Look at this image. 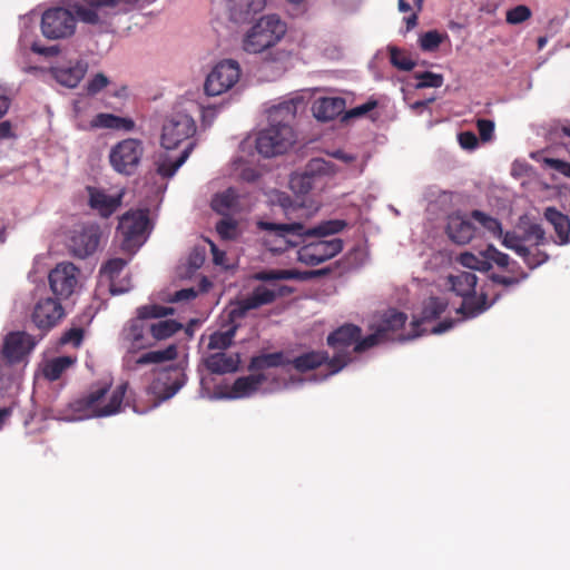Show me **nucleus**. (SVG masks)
<instances>
[{
    "label": "nucleus",
    "instance_id": "8fccbe9b",
    "mask_svg": "<svg viewBox=\"0 0 570 570\" xmlns=\"http://www.w3.org/2000/svg\"><path fill=\"white\" fill-rule=\"evenodd\" d=\"M481 254L485 258V261H488L491 265L492 263H494L501 268H505L509 266V255L500 252L493 245H489L483 252H481Z\"/></svg>",
    "mask_w": 570,
    "mask_h": 570
},
{
    "label": "nucleus",
    "instance_id": "e433bc0d",
    "mask_svg": "<svg viewBox=\"0 0 570 570\" xmlns=\"http://www.w3.org/2000/svg\"><path fill=\"white\" fill-rule=\"evenodd\" d=\"M75 362L76 358L68 355L53 357L45 364L42 370L43 376L48 381H57L61 374Z\"/></svg>",
    "mask_w": 570,
    "mask_h": 570
},
{
    "label": "nucleus",
    "instance_id": "bb28decb",
    "mask_svg": "<svg viewBox=\"0 0 570 570\" xmlns=\"http://www.w3.org/2000/svg\"><path fill=\"white\" fill-rule=\"evenodd\" d=\"M203 362L210 373L224 375L238 371L240 357L238 353L217 352L209 354Z\"/></svg>",
    "mask_w": 570,
    "mask_h": 570
},
{
    "label": "nucleus",
    "instance_id": "20e7f679",
    "mask_svg": "<svg viewBox=\"0 0 570 570\" xmlns=\"http://www.w3.org/2000/svg\"><path fill=\"white\" fill-rule=\"evenodd\" d=\"M333 171V164L322 158H313L303 173L292 174L288 188L293 195L287 194V210L312 208L311 190L316 175H328Z\"/></svg>",
    "mask_w": 570,
    "mask_h": 570
},
{
    "label": "nucleus",
    "instance_id": "473e14b6",
    "mask_svg": "<svg viewBox=\"0 0 570 570\" xmlns=\"http://www.w3.org/2000/svg\"><path fill=\"white\" fill-rule=\"evenodd\" d=\"M448 302L440 297H429L422 308L421 317L412 322L413 331H417L421 324L439 318L446 309Z\"/></svg>",
    "mask_w": 570,
    "mask_h": 570
},
{
    "label": "nucleus",
    "instance_id": "cd10ccee",
    "mask_svg": "<svg viewBox=\"0 0 570 570\" xmlns=\"http://www.w3.org/2000/svg\"><path fill=\"white\" fill-rule=\"evenodd\" d=\"M446 234L456 244L465 245L475 234L474 225L462 215H451L446 225Z\"/></svg>",
    "mask_w": 570,
    "mask_h": 570
},
{
    "label": "nucleus",
    "instance_id": "69168bd1",
    "mask_svg": "<svg viewBox=\"0 0 570 570\" xmlns=\"http://www.w3.org/2000/svg\"><path fill=\"white\" fill-rule=\"evenodd\" d=\"M212 206L216 212H220L222 208L229 209L233 206V197L228 191L216 194Z\"/></svg>",
    "mask_w": 570,
    "mask_h": 570
},
{
    "label": "nucleus",
    "instance_id": "412c9836",
    "mask_svg": "<svg viewBox=\"0 0 570 570\" xmlns=\"http://www.w3.org/2000/svg\"><path fill=\"white\" fill-rule=\"evenodd\" d=\"M501 243L508 249L513 250L517 255L522 257L523 262L530 269H534L544 264L549 259V255L539 248L532 249L523 243L522 235L514 232H502Z\"/></svg>",
    "mask_w": 570,
    "mask_h": 570
},
{
    "label": "nucleus",
    "instance_id": "6ab92c4d",
    "mask_svg": "<svg viewBox=\"0 0 570 570\" xmlns=\"http://www.w3.org/2000/svg\"><path fill=\"white\" fill-rule=\"evenodd\" d=\"M407 321V315L396 309L386 311L376 324L373 326L387 341H400L411 340L420 336L422 333L413 331V334L404 335L402 330Z\"/></svg>",
    "mask_w": 570,
    "mask_h": 570
},
{
    "label": "nucleus",
    "instance_id": "3c124183",
    "mask_svg": "<svg viewBox=\"0 0 570 570\" xmlns=\"http://www.w3.org/2000/svg\"><path fill=\"white\" fill-rule=\"evenodd\" d=\"M419 82L416 88H440L443 85V76L431 71L415 73L414 76Z\"/></svg>",
    "mask_w": 570,
    "mask_h": 570
},
{
    "label": "nucleus",
    "instance_id": "a19ab883",
    "mask_svg": "<svg viewBox=\"0 0 570 570\" xmlns=\"http://www.w3.org/2000/svg\"><path fill=\"white\" fill-rule=\"evenodd\" d=\"M136 313L149 323V321L153 318H163L173 315L175 309L173 307H167L159 304H148L139 306L136 309Z\"/></svg>",
    "mask_w": 570,
    "mask_h": 570
},
{
    "label": "nucleus",
    "instance_id": "4d7b16f0",
    "mask_svg": "<svg viewBox=\"0 0 570 570\" xmlns=\"http://www.w3.org/2000/svg\"><path fill=\"white\" fill-rule=\"evenodd\" d=\"M117 115L100 112L97 114L90 121V127L96 128H107V129H116Z\"/></svg>",
    "mask_w": 570,
    "mask_h": 570
},
{
    "label": "nucleus",
    "instance_id": "c756f323",
    "mask_svg": "<svg viewBox=\"0 0 570 570\" xmlns=\"http://www.w3.org/2000/svg\"><path fill=\"white\" fill-rule=\"evenodd\" d=\"M345 110V99L342 97H324L314 102L313 114L321 121L335 119Z\"/></svg>",
    "mask_w": 570,
    "mask_h": 570
},
{
    "label": "nucleus",
    "instance_id": "bf43d9fd",
    "mask_svg": "<svg viewBox=\"0 0 570 570\" xmlns=\"http://www.w3.org/2000/svg\"><path fill=\"white\" fill-rule=\"evenodd\" d=\"M379 102L376 99H368L365 104L354 107L346 111L345 118H357L362 117L377 107Z\"/></svg>",
    "mask_w": 570,
    "mask_h": 570
},
{
    "label": "nucleus",
    "instance_id": "5701e85b",
    "mask_svg": "<svg viewBox=\"0 0 570 570\" xmlns=\"http://www.w3.org/2000/svg\"><path fill=\"white\" fill-rule=\"evenodd\" d=\"M362 334V328L357 325L346 323L337 327L335 331L328 334L327 345L336 351L335 355L345 354L348 356L350 362L352 361L348 348L355 346L357 338Z\"/></svg>",
    "mask_w": 570,
    "mask_h": 570
},
{
    "label": "nucleus",
    "instance_id": "a878e982",
    "mask_svg": "<svg viewBox=\"0 0 570 570\" xmlns=\"http://www.w3.org/2000/svg\"><path fill=\"white\" fill-rule=\"evenodd\" d=\"M229 19L235 23H246L263 11L266 0H226Z\"/></svg>",
    "mask_w": 570,
    "mask_h": 570
},
{
    "label": "nucleus",
    "instance_id": "9d476101",
    "mask_svg": "<svg viewBox=\"0 0 570 570\" xmlns=\"http://www.w3.org/2000/svg\"><path fill=\"white\" fill-rule=\"evenodd\" d=\"M350 363L345 354L334 355L330 358L327 352H308L297 356L293 362V367L301 373L312 370H320L322 380L338 373Z\"/></svg>",
    "mask_w": 570,
    "mask_h": 570
},
{
    "label": "nucleus",
    "instance_id": "09e8293b",
    "mask_svg": "<svg viewBox=\"0 0 570 570\" xmlns=\"http://www.w3.org/2000/svg\"><path fill=\"white\" fill-rule=\"evenodd\" d=\"M459 262L464 267L470 269L487 272L491 268V264L485 258H480L472 253H462L459 257Z\"/></svg>",
    "mask_w": 570,
    "mask_h": 570
},
{
    "label": "nucleus",
    "instance_id": "ea45409f",
    "mask_svg": "<svg viewBox=\"0 0 570 570\" xmlns=\"http://www.w3.org/2000/svg\"><path fill=\"white\" fill-rule=\"evenodd\" d=\"M389 52L392 66L399 70L410 71L416 66L415 61L412 59L411 53L405 50L399 49L396 47H390Z\"/></svg>",
    "mask_w": 570,
    "mask_h": 570
},
{
    "label": "nucleus",
    "instance_id": "a18cd8bd",
    "mask_svg": "<svg viewBox=\"0 0 570 570\" xmlns=\"http://www.w3.org/2000/svg\"><path fill=\"white\" fill-rule=\"evenodd\" d=\"M370 328L373 332L365 337H362L361 335L360 338H357L355 346L353 347V352L363 353L381 343L386 342L373 325H371Z\"/></svg>",
    "mask_w": 570,
    "mask_h": 570
},
{
    "label": "nucleus",
    "instance_id": "1a4fd4ad",
    "mask_svg": "<svg viewBox=\"0 0 570 570\" xmlns=\"http://www.w3.org/2000/svg\"><path fill=\"white\" fill-rule=\"evenodd\" d=\"M142 155V141L136 138H126L111 147L109 163L116 173L132 176L138 169Z\"/></svg>",
    "mask_w": 570,
    "mask_h": 570
},
{
    "label": "nucleus",
    "instance_id": "423d86ee",
    "mask_svg": "<svg viewBox=\"0 0 570 570\" xmlns=\"http://www.w3.org/2000/svg\"><path fill=\"white\" fill-rule=\"evenodd\" d=\"M149 208H139L125 213L117 227L121 236V248L126 252H136L147 240L151 232Z\"/></svg>",
    "mask_w": 570,
    "mask_h": 570
},
{
    "label": "nucleus",
    "instance_id": "338daca9",
    "mask_svg": "<svg viewBox=\"0 0 570 570\" xmlns=\"http://www.w3.org/2000/svg\"><path fill=\"white\" fill-rule=\"evenodd\" d=\"M459 144L463 149L473 150L478 144V137L472 131H463L458 136Z\"/></svg>",
    "mask_w": 570,
    "mask_h": 570
},
{
    "label": "nucleus",
    "instance_id": "7c9ffc66",
    "mask_svg": "<svg viewBox=\"0 0 570 570\" xmlns=\"http://www.w3.org/2000/svg\"><path fill=\"white\" fill-rule=\"evenodd\" d=\"M89 190V206L99 212V214L107 218L111 216L120 206V196H110L104 190L97 188H88Z\"/></svg>",
    "mask_w": 570,
    "mask_h": 570
},
{
    "label": "nucleus",
    "instance_id": "13d9d810",
    "mask_svg": "<svg viewBox=\"0 0 570 570\" xmlns=\"http://www.w3.org/2000/svg\"><path fill=\"white\" fill-rule=\"evenodd\" d=\"M83 338V330L81 327H71L66 331L59 340L61 345L72 344L79 346Z\"/></svg>",
    "mask_w": 570,
    "mask_h": 570
},
{
    "label": "nucleus",
    "instance_id": "2f4dec72",
    "mask_svg": "<svg viewBox=\"0 0 570 570\" xmlns=\"http://www.w3.org/2000/svg\"><path fill=\"white\" fill-rule=\"evenodd\" d=\"M544 218L553 226L558 236V244L564 245L570 243V218L554 207H547Z\"/></svg>",
    "mask_w": 570,
    "mask_h": 570
},
{
    "label": "nucleus",
    "instance_id": "f257e3e1",
    "mask_svg": "<svg viewBox=\"0 0 570 570\" xmlns=\"http://www.w3.org/2000/svg\"><path fill=\"white\" fill-rule=\"evenodd\" d=\"M345 220L323 222L313 228H305L301 223H287V248L297 247V259L306 265H318L343 249L341 238L324 239L343 230Z\"/></svg>",
    "mask_w": 570,
    "mask_h": 570
},
{
    "label": "nucleus",
    "instance_id": "ddd939ff",
    "mask_svg": "<svg viewBox=\"0 0 570 570\" xmlns=\"http://www.w3.org/2000/svg\"><path fill=\"white\" fill-rule=\"evenodd\" d=\"M240 77L239 63L234 59L218 61L207 75L204 90L207 96H220L235 86Z\"/></svg>",
    "mask_w": 570,
    "mask_h": 570
},
{
    "label": "nucleus",
    "instance_id": "2eb2a0df",
    "mask_svg": "<svg viewBox=\"0 0 570 570\" xmlns=\"http://www.w3.org/2000/svg\"><path fill=\"white\" fill-rule=\"evenodd\" d=\"M65 316V309L59 299L42 297L33 306L30 321L40 331L39 340L50 332Z\"/></svg>",
    "mask_w": 570,
    "mask_h": 570
},
{
    "label": "nucleus",
    "instance_id": "680f3d73",
    "mask_svg": "<svg viewBox=\"0 0 570 570\" xmlns=\"http://www.w3.org/2000/svg\"><path fill=\"white\" fill-rule=\"evenodd\" d=\"M225 106L224 102L218 105H208L206 107H202V119L205 126H210L215 118L217 117L220 109Z\"/></svg>",
    "mask_w": 570,
    "mask_h": 570
},
{
    "label": "nucleus",
    "instance_id": "0e129e2a",
    "mask_svg": "<svg viewBox=\"0 0 570 570\" xmlns=\"http://www.w3.org/2000/svg\"><path fill=\"white\" fill-rule=\"evenodd\" d=\"M254 278L261 282H273L285 279V269H265L255 273Z\"/></svg>",
    "mask_w": 570,
    "mask_h": 570
},
{
    "label": "nucleus",
    "instance_id": "72a5a7b5",
    "mask_svg": "<svg viewBox=\"0 0 570 570\" xmlns=\"http://www.w3.org/2000/svg\"><path fill=\"white\" fill-rule=\"evenodd\" d=\"M285 365V352L277 351L274 353H262L254 355L248 364L252 372L266 371L269 368L281 367Z\"/></svg>",
    "mask_w": 570,
    "mask_h": 570
},
{
    "label": "nucleus",
    "instance_id": "37998d69",
    "mask_svg": "<svg viewBox=\"0 0 570 570\" xmlns=\"http://www.w3.org/2000/svg\"><path fill=\"white\" fill-rule=\"evenodd\" d=\"M523 243L528 242L535 248L547 243L546 230L539 224L529 225L522 234Z\"/></svg>",
    "mask_w": 570,
    "mask_h": 570
},
{
    "label": "nucleus",
    "instance_id": "e2e57ef3",
    "mask_svg": "<svg viewBox=\"0 0 570 570\" xmlns=\"http://www.w3.org/2000/svg\"><path fill=\"white\" fill-rule=\"evenodd\" d=\"M476 127L481 140L489 141L492 139L494 132V122L489 119H478Z\"/></svg>",
    "mask_w": 570,
    "mask_h": 570
},
{
    "label": "nucleus",
    "instance_id": "6e6d98bb",
    "mask_svg": "<svg viewBox=\"0 0 570 570\" xmlns=\"http://www.w3.org/2000/svg\"><path fill=\"white\" fill-rule=\"evenodd\" d=\"M518 269H519L518 276H503V275H499V274H492L490 276V279L493 283L505 286V287L515 286V285L520 284V282L527 279L529 276L528 273L523 272L520 268V266L518 267Z\"/></svg>",
    "mask_w": 570,
    "mask_h": 570
},
{
    "label": "nucleus",
    "instance_id": "9b49d317",
    "mask_svg": "<svg viewBox=\"0 0 570 570\" xmlns=\"http://www.w3.org/2000/svg\"><path fill=\"white\" fill-rule=\"evenodd\" d=\"M196 132L195 119L185 111L173 112L163 125L160 144L166 150L176 149Z\"/></svg>",
    "mask_w": 570,
    "mask_h": 570
},
{
    "label": "nucleus",
    "instance_id": "79ce46f5",
    "mask_svg": "<svg viewBox=\"0 0 570 570\" xmlns=\"http://www.w3.org/2000/svg\"><path fill=\"white\" fill-rule=\"evenodd\" d=\"M446 38V33H441L438 30H430L420 37L419 42L423 51L432 52L435 51Z\"/></svg>",
    "mask_w": 570,
    "mask_h": 570
},
{
    "label": "nucleus",
    "instance_id": "f3484780",
    "mask_svg": "<svg viewBox=\"0 0 570 570\" xmlns=\"http://www.w3.org/2000/svg\"><path fill=\"white\" fill-rule=\"evenodd\" d=\"M79 269L71 262H61L48 275L49 286L55 298L65 299L72 295L78 284Z\"/></svg>",
    "mask_w": 570,
    "mask_h": 570
},
{
    "label": "nucleus",
    "instance_id": "39448f33",
    "mask_svg": "<svg viewBox=\"0 0 570 570\" xmlns=\"http://www.w3.org/2000/svg\"><path fill=\"white\" fill-rule=\"evenodd\" d=\"M285 101L267 109V127L256 137V149L259 155L271 158L285 153Z\"/></svg>",
    "mask_w": 570,
    "mask_h": 570
},
{
    "label": "nucleus",
    "instance_id": "f704fd0d",
    "mask_svg": "<svg viewBox=\"0 0 570 570\" xmlns=\"http://www.w3.org/2000/svg\"><path fill=\"white\" fill-rule=\"evenodd\" d=\"M180 330H183V324L176 320H164L157 323H150L149 325V334L154 343L171 337Z\"/></svg>",
    "mask_w": 570,
    "mask_h": 570
},
{
    "label": "nucleus",
    "instance_id": "4c0bfd02",
    "mask_svg": "<svg viewBox=\"0 0 570 570\" xmlns=\"http://www.w3.org/2000/svg\"><path fill=\"white\" fill-rule=\"evenodd\" d=\"M238 324H233L227 331L220 332L215 331L209 335L208 340V350H219L220 352L227 350L232 343L233 338L238 330Z\"/></svg>",
    "mask_w": 570,
    "mask_h": 570
},
{
    "label": "nucleus",
    "instance_id": "aec40b11",
    "mask_svg": "<svg viewBox=\"0 0 570 570\" xmlns=\"http://www.w3.org/2000/svg\"><path fill=\"white\" fill-rule=\"evenodd\" d=\"M149 325L139 314L130 318L122 327L120 336L124 342L128 343L131 352H138L154 345L149 334Z\"/></svg>",
    "mask_w": 570,
    "mask_h": 570
},
{
    "label": "nucleus",
    "instance_id": "a211bd4d",
    "mask_svg": "<svg viewBox=\"0 0 570 570\" xmlns=\"http://www.w3.org/2000/svg\"><path fill=\"white\" fill-rule=\"evenodd\" d=\"M39 341V336L36 337L24 331L10 332L4 337L1 355L8 363H19L36 347Z\"/></svg>",
    "mask_w": 570,
    "mask_h": 570
},
{
    "label": "nucleus",
    "instance_id": "774afa93",
    "mask_svg": "<svg viewBox=\"0 0 570 570\" xmlns=\"http://www.w3.org/2000/svg\"><path fill=\"white\" fill-rule=\"evenodd\" d=\"M546 163L553 170L570 178V163L557 158H549L546 160Z\"/></svg>",
    "mask_w": 570,
    "mask_h": 570
},
{
    "label": "nucleus",
    "instance_id": "c03bdc74",
    "mask_svg": "<svg viewBox=\"0 0 570 570\" xmlns=\"http://www.w3.org/2000/svg\"><path fill=\"white\" fill-rule=\"evenodd\" d=\"M252 309H256V307L249 296L238 299L232 303V308L228 311V321L234 323L236 320L244 318Z\"/></svg>",
    "mask_w": 570,
    "mask_h": 570
},
{
    "label": "nucleus",
    "instance_id": "0eeeda50",
    "mask_svg": "<svg viewBox=\"0 0 570 570\" xmlns=\"http://www.w3.org/2000/svg\"><path fill=\"white\" fill-rule=\"evenodd\" d=\"M285 36V23L276 14L262 17L246 33L243 48L259 53L275 46Z\"/></svg>",
    "mask_w": 570,
    "mask_h": 570
},
{
    "label": "nucleus",
    "instance_id": "b1692460",
    "mask_svg": "<svg viewBox=\"0 0 570 570\" xmlns=\"http://www.w3.org/2000/svg\"><path fill=\"white\" fill-rule=\"evenodd\" d=\"M267 380L268 374L264 372L240 376L233 383L230 392L215 394L210 399L235 400L247 397L255 393L263 382Z\"/></svg>",
    "mask_w": 570,
    "mask_h": 570
},
{
    "label": "nucleus",
    "instance_id": "6e6552de",
    "mask_svg": "<svg viewBox=\"0 0 570 570\" xmlns=\"http://www.w3.org/2000/svg\"><path fill=\"white\" fill-rule=\"evenodd\" d=\"M139 0H79L71 3V8L79 21L98 26L102 24L110 14L120 11V6H132Z\"/></svg>",
    "mask_w": 570,
    "mask_h": 570
},
{
    "label": "nucleus",
    "instance_id": "4be33fe9",
    "mask_svg": "<svg viewBox=\"0 0 570 570\" xmlns=\"http://www.w3.org/2000/svg\"><path fill=\"white\" fill-rule=\"evenodd\" d=\"M362 254V252L357 248L351 250L346 257L345 262H336L331 266H326L320 269L314 271H297L295 268L287 269V281L288 279H296V281H307L316 277L333 275L334 277H341L346 271L353 268L355 264H353L351 261L353 257H356L357 255Z\"/></svg>",
    "mask_w": 570,
    "mask_h": 570
},
{
    "label": "nucleus",
    "instance_id": "dca6fc26",
    "mask_svg": "<svg viewBox=\"0 0 570 570\" xmlns=\"http://www.w3.org/2000/svg\"><path fill=\"white\" fill-rule=\"evenodd\" d=\"M100 238L101 229L99 225L87 224L72 232L68 238L67 247L71 256L83 259L97 250Z\"/></svg>",
    "mask_w": 570,
    "mask_h": 570
},
{
    "label": "nucleus",
    "instance_id": "7ed1b4c3",
    "mask_svg": "<svg viewBox=\"0 0 570 570\" xmlns=\"http://www.w3.org/2000/svg\"><path fill=\"white\" fill-rule=\"evenodd\" d=\"M449 284L451 289L460 297L462 304L458 308V313L462 314L464 318H473L488 311L495 301L500 297L497 294L493 299L489 301L488 295L481 292L476 295L475 288L478 277L473 272H459L458 274L449 276Z\"/></svg>",
    "mask_w": 570,
    "mask_h": 570
},
{
    "label": "nucleus",
    "instance_id": "393cba45",
    "mask_svg": "<svg viewBox=\"0 0 570 570\" xmlns=\"http://www.w3.org/2000/svg\"><path fill=\"white\" fill-rule=\"evenodd\" d=\"M88 70V63L78 59L68 65H57L50 68L52 78L63 87L73 89L83 79Z\"/></svg>",
    "mask_w": 570,
    "mask_h": 570
},
{
    "label": "nucleus",
    "instance_id": "de8ad7c7",
    "mask_svg": "<svg viewBox=\"0 0 570 570\" xmlns=\"http://www.w3.org/2000/svg\"><path fill=\"white\" fill-rule=\"evenodd\" d=\"M248 296L250 297L255 307L259 308L263 305L272 303L276 297V293H275V291H273L264 285H259V286L255 287L253 289L252 294Z\"/></svg>",
    "mask_w": 570,
    "mask_h": 570
},
{
    "label": "nucleus",
    "instance_id": "49530a36",
    "mask_svg": "<svg viewBox=\"0 0 570 570\" xmlns=\"http://www.w3.org/2000/svg\"><path fill=\"white\" fill-rule=\"evenodd\" d=\"M269 69L273 70L276 76H281L285 71V56L282 51L267 53L263 61L262 70Z\"/></svg>",
    "mask_w": 570,
    "mask_h": 570
},
{
    "label": "nucleus",
    "instance_id": "864d4df0",
    "mask_svg": "<svg viewBox=\"0 0 570 570\" xmlns=\"http://www.w3.org/2000/svg\"><path fill=\"white\" fill-rule=\"evenodd\" d=\"M127 262L124 258L108 259L100 268V273L107 275L110 281H114L125 268Z\"/></svg>",
    "mask_w": 570,
    "mask_h": 570
},
{
    "label": "nucleus",
    "instance_id": "58836bf2",
    "mask_svg": "<svg viewBox=\"0 0 570 570\" xmlns=\"http://www.w3.org/2000/svg\"><path fill=\"white\" fill-rule=\"evenodd\" d=\"M471 217L485 228L493 237H502V225L499 219L478 209L472 210Z\"/></svg>",
    "mask_w": 570,
    "mask_h": 570
},
{
    "label": "nucleus",
    "instance_id": "4468645a",
    "mask_svg": "<svg viewBox=\"0 0 570 570\" xmlns=\"http://www.w3.org/2000/svg\"><path fill=\"white\" fill-rule=\"evenodd\" d=\"M186 383L187 375L180 365H169L159 370L150 384V391L157 397L154 406L171 399Z\"/></svg>",
    "mask_w": 570,
    "mask_h": 570
},
{
    "label": "nucleus",
    "instance_id": "c9c22d12",
    "mask_svg": "<svg viewBox=\"0 0 570 570\" xmlns=\"http://www.w3.org/2000/svg\"><path fill=\"white\" fill-rule=\"evenodd\" d=\"M178 355L177 345L170 344L164 350L149 351L137 357V362L144 365L160 364L174 361Z\"/></svg>",
    "mask_w": 570,
    "mask_h": 570
},
{
    "label": "nucleus",
    "instance_id": "c85d7f7f",
    "mask_svg": "<svg viewBox=\"0 0 570 570\" xmlns=\"http://www.w3.org/2000/svg\"><path fill=\"white\" fill-rule=\"evenodd\" d=\"M195 145V141H189L181 150L179 156H177L175 159H173L167 154H160L158 156V159L155 161L156 174H158L163 178H171L177 173V170L186 163Z\"/></svg>",
    "mask_w": 570,
    "mask_h": 570
},
{
    "label": "nucleus",
    "instance_id": "603ef678",
    "mask_svg": "<svg viewBox=\"0 0 570 570\" xmlns=\"http://www.w3.org/2000/svg\"><path fill=\"white\" fill-rule=\"evenodd\" d=\"M532 12L529 7L519 4L507 11L505 20L510 24H519L527 21Z\"/></svg>",
    "mask_w": 570,
    "mask_h": 570
},
{
    "label": "nucleus",
    "instance_id": "f03ea898",
    "mask_svg": "<svg viewBox=\"0 0 570 570\" xmlns=\"http://www.w3.org/2000/svg\"><path fill=\"white\" fill-rule=\"evenodd\" d=\"M109 389L110 383L94 384L87 395L70 402L68 412L61 419L67 422H76L91 417H106L118 413L125 397L127 383L118 385L108 404L98 407L97 403L106 396Z\"/></svg>",
    "mask_w": 570,
    "mask_h": 570
},
{
    "label": "nucleus",
    "instance_id": "f8f14e48",
    "mask_svg": "<svg viewBox=\"0 0 570 570\" xmlns=\"http://www.w3.org/2000/svg\"><path fill=\"white\" fill-rule=\"evenodd\" d=\"M78 20L73 9L56 7L47 9L41 17V32L47 39L56 40L72 36Z\"/></svg>",
    "mask_w": 570,
    "mask_h": 570
},
{
    "label": "nucleus",
    "instance_id": "052dcab7",
    "mask_svg": "<svg viewBox=\"0 0 570 570\" xmlns=\"http://www.w3.org/2000/svg\"><path fill=\"white\" fill-rule=\"evenodd\" d=\"M11 363L0 355V392L7 391L11 384Z\"/></svg>",
    "mask_w": 570,
    "mask_h": 570
},
{
    "label": "nucleus",
    "instance_id": "5fc2aeb1",
    "mask_svg": "<svg viewBox=\"0 0 570 570\" xmlns=\"http://www.w3.org/2000/svg\"><path fill=\"white\" fill-rule=\"evenodd\" d=\"M110 83L109 78L102 73H96L86 85V92L88 96H96L102 89H105Z\"/></svg>",
    "mask_w": 570,
    "mask_h": 570
}]
</instances>
